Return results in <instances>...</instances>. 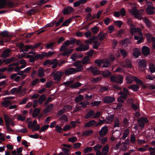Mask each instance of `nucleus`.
Returning <instances> with one entry per match:
<instances>
[{
    "instance_id": "ddd939ff",
    "label": "nucleus",
    "mask_w": 155,
    "mask_h": 155,
    "mask_svg": "<svg viewBox=\"0 0 155 155\" xmlns=\"http://www.w3.org/2000/svg\"><path fill=\"white\" fill-rule=\"evenodd\" d=\"M76 42V39L73 38H71L70 40H67L63 43L66 46H68L70 45H74Z\"/></svg>"
},
{
    "instance_id": "bf43d9fd",
    "label": "nucleus",
    "mask_w": 155,
    "mask_h": 155,
    "mask_svg": "<svg viewBox=\"0 0 155 155\" xmlns=\"http://www.w3.org/2000/svg\"><path fill=\"white\" fill-rule=\"evenodd\" d=\"M68 141L70 142L74 143L77 141V138L75 137H73L69 138L68 139Z\"/></svg>"
},
{
    "instance_id": "423d86ee",
    "label": "nucleus",
    "mask_w": 155,
    "mask_h": 155,
    "mask_svg": "<svg viewBox=\"0 0 155 155\" xmlns=\"http://www.w3.org/2000/svg\"><path fill=\"white\" fill-rule=\"evenodd\" d=\"M74 65L76 68L75 70L76 73L81 71L83 70V65L80 61H77L74 62Z\"/></svg>"
},
{
    "instance_id": "4be33fe9",
    "label": "nucleus",
    "mask_w": 155,
    "mask_h": 155,
    "mask_svg": "<svg viewBox=\"0 0 155 155\" xmlns=\"http://www.w3.org/2000/svg\"><path fill=\"white\" fill-rule=\"evenodd\" d=\"M90 58L87 56L84 57L81 61L82 63L84 65H86L89 64L90 63Z\"/></svg>"
},
{
    "instance_id": "7ed1b4c3",
    "label": "nucleus",
    "mask_w": 155,
    "mask_h": 155,
    "mask_svg": "<svg viewBox=\"0 0 155 155\" xmlns=\"http://www.w3.org/2000/svg\"><path fill=\"white\" fill-rule=\"evenodd\" d=\"M9 37L8 32L7 31L0 32V45H3L4 42H9L10 41Z\"/></svg>"
},
{
    "instance_id": "5701e85b",
    "label": "nucleus",
    "mask_w": 155,
    "mask_h": 155,
    "mask_svg": "<svg viewBox=\"0 0 155 155\" xmlns=\"http://www.w3.org/2000/svg\"><path fill=\"white\" fill-rule=\"evenodd\" d=\"M95 113L94 110H91L88 111L84 116V118L86 119H88L89 118L94 116Z\"/></svg>"
},
{
    "instance_id": "20e7f679",
    "label": "nucleus",
    "mask_w": 155,
    "mask_h": 155,
    "mask_svg": "<svg viewBox=\"0 0 155 155\" xmlns=\"http://www.w3.org/2000/svg\"><path fill=\"white\" fill-rule=\"evenodd\" d=\"M111 81L113 83H117L120 84L123 83V78L120 75H112L110 78Z\"/></svg>"
},
{
    "instance_id": "cd10ccee",
    "label": "nucleus",
    "mask_w": 155,
    "mask_h": 155,
    "mask_svg": "<svg viewBox=\"0 0 155 155\" xmlns=\"http://www.w3.org/2000/svg\"><path fill=\"white\" fill-rule=\"evenodd\" d=\"M40 112V109L39 108H35L33 111L32 117L34 118L37 117L38 115Z\"/></svg>"
},
{
    "instance_id": "603ef678",
    "label": "nucleus",
    "mask_w": 155,
    "mask_h": 155,
    "mask_svg": "<svg viewBox=\"0 0 155 155\" xmlns=\"http://www.w3.org/2000/svg\"><path fill=\"white\" fill-rule=\"evenodd\" d=\"M92 147H88L85 148L84 149V153H87L89 152H91L92 151Z\"/></svg>"
},
{
    "instance_id": "bb28decb",
    "label": "nucleus",
    "mask_w": 155,
    "mask_h": 155,
    "mask_svg": "<svg viewBox=\"0 0 155 155\" xmlns=\"http://www.w3.org/2000/svg\"><path fill=\"white\" fill-rule=\"evenodd\" d=\"M96 121L94 120H91L86 123L84 126L85 127H89L94 125L96 124Z\"/></svg>"
},
{
    "instance_id": "dca6fc26",
    "label": "nucleus",
    "mask_w": 155,
    "mask_h": 155,
    "mask_svg": "<svg viewBox=\"0 0 155 155\" xmlns=\"http://www.w3.org/2000/svg\"><path fill=\"white\" fill-rule=\"evenodd\" d=\"M11 52V50L9 49H7L3 51L1 55V57L5 58L7 57H8L10 56V53Z\"/></svg>"
},
{
    "instance_id": "f8f14e48",
    "label": "nucleus",
    "mask_w": 155,
    "mask_h": 155,
    "mask_svg": "<svg viewBox=\"0 0 155 155\" xmlns=\"http://www.w3.org/2000/svg\"><path fill=\"white\" fill-rule=\"evenodd\" d=\"M108 130L107 127L104 126L101 128V130L99 131V134L102 137L106 135L107 133Z\"/></svg>"
},
{
    "instance_id": "aec40b11",
    "label": "nucleus",
    "mask_w": 155,
    "mask_h": 155,
    "mask_svg": "<svg viewBox=\"0 0 155 155\" xmlns=\"http://www.w3.org/2000/svg\"><path fill=\"white\" fill-rule=\"evenodd\" d=\"M141 54L139 48H134L133 49V55L135 58H137Z\"/></svg>"
},
{
    "instance_id": "680f3d73",
    "label": "nucleus",
    "mask_w": 155,
    "mask_h": 155,
    "mask_svg": "<svg viewBox=\"0 0 155 155\" xmlns=\"http://www.w3.org/2000/svg\"><path fill=\"white\" fill-rule=\"evenodd\" d=\"M62 150L65 154L69 155L70 153V150L65 147H63Z\"/></svg>"
},
{
    "instance_id": "2f4dec72",
    "label": "nucleus",
    "mask_w": 155,
    "mask_h": 155,
    "mask_svg": "<svg viewBox=\"0 0 155 155\" xmlns=\"http://www.w3.org/2000/svg\"><path fill=\"white\" fill-rule=\"evenodd\" d=\"M132 12L135 17L139 18L140 16L139 12L136 9L133 10Z\"/></svg>"
},
{
    "instance_id": "4468645a",
    "label": "nucleus",
    "mask_w": 155,
    "mask_h": 155,
    "mask_svg": "<svg viewBox=\"0 0 155 155\" xmlns=\"http://www.w3.org/2000/svg\"><path fill=\"white\" fill-rule=\"evenodd\" d=\"M75 68H69L66 70L64 71L65 74L69 75L76 73Z\"/></svg>"
},
{
    "instance_id": "49530a36",
    "label": "nucleus",
    "mask_w": 155,
    "mask_h": 155,
    "mask_svg": "<svg viewBox=\"0 0 155 155\" xmlns=\"http://www.w3.org/2000/svg\"><path fill=\"white\" fill-rule=\"evenodd\" d=\"M71 19L70 18L69 19L66 20L64 21L62 24V26H68L69 24L71 21Z\"/></svg>"
},
{
    "instance_id": "a19ab883",
    "label": "nucleus",
    "mask_w": 155,
    "mask_h": 155,
    "mask_svg": "<svg viewBox=\"0 0 155 155\" xmlns=\"http://www.w3.org/2000/svg\"><path fill=\"white\" fill-rule=\"evenodd\" d=\"M129 133V130L127 129L124 130V132L123 133V136L122 138V139L123 140H125L126 137H127L128 136Z\"/></svg>"
},
{
    "instance_id": "5fc2aeb1",
    "label": "nucleus",
    "mask_w": 155,
    "mask_h": 155,
    "mask_svg": "<svg viewBox=\"0 0 155 155\" xmlns=\"http://www.w3.org/2000/svg\"><path fill=\"white\" fill-rule=\"evenodd\" d=\"M125 63L126 66L129 68H131L132 67L130 61L128 59H126L125 61Z\"/></svg>"
},
{
    "instance_id": "774afa93",
    "label": "nucleus",
    "mask_w": 155,
    "mask_h": 155,
    "mask_svg": "<svg viewBox=\"0 0 155 155\" xmlns=\"http://www.w3.org/2000/svg\"><path fill=\"white\" fill-rule=\"evenodd\" d=\"M32 131H36L40 129V126L38 124H37L36 125H35L32 128Z\"/></svg>"
},
{
    "instance_id": "58836bf2",
    "label": "nucleus",
    "mask_w": 155,
    "mask_h": 155,
    "mask_svg": "<svg viewBox=\"0 0 155 155\" xmlns=\"http://www.w3.org/2000/svg\"><path fill=\"white\" fill-rule=\"evenodd\" d=\"M81 85V83L79 82H77L71 85L70 87L73 88H77L80 87Z\"/></svg>"
},
{
    "instance_id": "2eb2a0df",
    "label": "nucleus",
    "mask_w": 155,
    "mask_h": 155,
    "mask_svg": "<svg viewBox=\"0 0 155 155\" xmlns=\"http://www.w3.org/2000/svg\"><path fill=\"white\" fill-rule=\"evenodd\" d=\"M142 54L144 55L147 56L150 54V49L146 46H143L142 49Z\"/></svg>"
},
{
    "instance_id": "0eeeda50",
    "label": "nucleus",
    "mask_w": 155,
    "mask_h": 155,
    "mask_svg": "<svg viewBox=\"0 0 155 155\" xmlns=\"http://www.w3.org/2000/svg\"><path fill=\"white\" fill-rule=\"evenodd\" d=\"M119 94L120 96H121V97L124 99H126L127 98L128 95H130V94L129 93V91L126 88H123V91H120Z\"/></svg>"
},
{
    "instance_id": "de8ad7c7",
    "label": "nucleus",
    "mask_w": 155,
    "mask_h": 155,
    "mask_svg": "<svg viewBox=\"0 0 155 155\" xmlns=\"http://www.w3.org/2000/svg\"><path fill=\"white\" fill-rule=\"evenodd\" d=\"M111 74L110 71H104L102 74V76L105 78L108 77Z\"/></svg>"
},
{
    "instance_id": "f257e3e1",
    "label": "nucleus",
    "mask_w": 155,
    "mask_h": 155,
    "mask_svg": "<svg viewBox=\"0 0 155 155\" xmlns=\"http://www.w3.org/2000/svg\"><path fill=\"white\" fill-rule=\"evenodd\" d=\"M127 24L130 27V32L131 34L133 35L135 33H137L135 34L134 37L135 40H137V44H139L142 43L143 40V34L141 31V30L139 28L135 27L134 25L132 22V19L131 18H129L127 21Z\"/></svg>"
},
{
    "instance_id": "6e6552de",
    "label": "nucleus",
    "mask_w": 155,
    "mask_h": 155,
    "mask_svg": "<svg viewBox=\"0 0 155 155\" xmlns=\"http://www.w3.org/2000/svg\"><path fill=\"white\" fill-rule=\"evenodd\" d=\"M62 76V73L61 71H58L55 73L53 77L54 80L57 82L59 81Z\"/></svg>"
},
{
    "instance_id": "393cba45",
    "label": "nucleus",
    "mask_w": 155,
    "mask_h": 155,
    "mask_svg": "<svg viewBox=\"0 0 155 155\" xmlns=\"http://www.w3.org/2000/svg\"><path fill=\"white\" fill-rule=\"evenodd\" d=\"M38 76L40 78L43 77L45 75V71L44 69L42 68H40L38 69Z\"/></svg>"
},
{
    "instance_id": "473e14b6",
    "label": "nucleus",
    "mask_w": 155,
    "mask_h": 155,
    "mask_svg": "<svg viewBox=\"0 0 155 155\" xmlns=\"http://www.w3.org/2000/svg\"><path fill=\"white\" fill-rule=\"evenodd\" d=\"M121 43L123 46L125 48L127 47L129 44V39L128 38H126L122 41Z\"/></svg>"
},
{
    "instance_id": "f03ea898",
    "label": "nucleus",
    "mask_w": 155,
    "mask_h": 155,
    "mask_svg": "<svg viewBox=\"0 0 155 155\" xmlns=\"http://www.w3.org/2000/svg\"><path fill=\"white\" fill-rule=\"evenodd\" d=\"M66 62V60H61L59 63L57 61L56 59H53L52 60L50 59H47L43 63V65L44 66H47L49 65V66H52V68L55 69L58 65V67H60L61 65L63 64H64Z\"/></svg>"
},
{
    "instance_id": "c03bdc74",
    "label": "nucleus",
    "mask_w": 155,
    "mask_h": 155,
    "mask_svg": "<svg viewBox=\"0 0 155 155\" xmlns=\"http://www.w3.org/2000/svg\"><path fill=\"white\" fill-rule=\"evenodd\" d=\"M83 98V96L82 95L79 94L78 96L76 97L75 99V101L76 103L78 102L82 101Z\"/></svg>"
},
{
    "instance_id": "f704fd0d",
    "label": "nucleus",
    "mask_w": 155,
    "mask_h": 155,
    "mask_svg": "<svg viewBox=\"0 0 155 155\" xmlns=\"http://www.w3.org/2000/svg\"><path fill=\"white\" fill-rule=\"evenodd\" d=\"M54 107V105L52 104H50L48 106L45 110V112L46 113L49 112L51 111Z\"/></svg>"
},
{
    "instance_id": "b1692460",
    "label": "nucleus",
    "mask_w": 155,
    "mask_h": 155,
    "mask_svg": "<svg viewBox=\"0 0 155 155\" xmlns=\"http://www.w3.org/2000/svg\"><path fill=\"white\" fill-rule=\"evenodd\" d=\"M107 35V34L106 33L100 32L98 35L99 40L100 41H103Z\"/></svg>"
},
{
    "instance_id": "a878e982",
    "label": "nucleus",
    "mask_w": 155,
    "mask_h": 155,
    "mask_svg": "<svg viewBox=\"0 0 155 155\" xmlns=\"http://www.w3.org/2000/svg\"><path fill=\"white\" fill-rule=\"evenodd\" d=\"M128 88L131 89L134 91L136 92L139 89V86L136 84H132L129 86Z\"/></svg>"
},
{
    "instance_id": "69168bd1",
    "label": "nucleus",
    "mask_w": 155,
    "mask_h": 155,
    "mask_svg": "<svg viewBox=\"0 0 155 155\" xmlns=\"http://www.w3.org/2000/svg\"><path fill=\"white\" fill-rule=\"evenodd\" d=\"M133 79L136 83L139 84H143L142 81L137 77H134Z\"/></svg>"
},
{
    "instance_id": "6ab92c4d",
    "label": "nucleus",
    "mask_w": 155,
    "mask_h": 155,
    "mask_svg": "<svg viewBox=\"0 0 155 155\" xmlns=\"http://www.w3.org/2000/svg\"><path fill=\"white\" fill-rule=\"evenodd\" d=\"M12 104V102L8 100H5L1 103L2 105L5 108L8 107Z\"/></svg>"
},
{
    "instance_id": "3c124183",
    "label": "nucleus",
    "mask_w": 155,
    "mask_h": 155,
    "mask_svg": "<svg viewBox=\"0 0 155 155\" xmlns=\"http://www.w3.org/2000/svg\"><path fill=\"white\" fill-rule=\"evenodd\" d=\"M14 58H11L6 59L4 60L3 62H5V64H7L10 63L14 61Z\"/></svg>"
},
{
    "instance_id": "412c9836",
    "label": "nucleus",
    "mask_w": 155,
    "mask_h": 155,
    "mask_svg": "<svg viewBox=\"0 0 155 155\" xmlns=\"http://www.w3.org/2000/svg\"><path fill=\"white\" fill-rule=\"evenodd\" d=\"M93 133V131L91 130H89L84 131L82 135L84 137H87L92 135Z\"/></svg>"
},
{
    "instance_id": "6e6d98bb",
    "label": "nucleus",
    "mask_w": 155,
    "mask_h": 155,
    "mask_svg": "<svg viewBox=\"0 0 155 155\" xmlns=\"http://www.w3.org/2000/svg\"><path fill=\"white\" fill-rule=\"evenodd\" d=\"M138 122L139 123V126L142 128L144 127L145 126L144 122L143 121V120L140 118H139L137 120Z\"/></svg>"
},
{
    "instance_id": "a18cd8bd",
    "label": "nucleus",
    "mask_w": 155,
    "mask_h": 155,
    "mask_svg": "<svg viewBox=\"0 0 155 155\" xmlns=\"http://www.w3.org/2000/svg\"><path fill=\"white\" fill-rule=\"evenodd\" d=\"M120 125V120L119 118L116 117L114 120V127H119Z\"/></svg>"
},
{
    "instance_id": "a211bd4d",
    "label": "nucleus",
    "mask_w": 155,
    "mask_h": 155,
    "mask_svg": "<svg viewBox=\"0 0 155 155\" xmlns=\"http://www.w3.org/2000/svg\"><path fill=\"white\" fill-rule=\"evenodd\" d=\"M87 69L88 70L91 71L94 75H97L101 73V72L98 70L97 67H96L93 68L91 67Z\"/></svg>"
},
{
    "instance_id": "8fccbe9b",
    "label": "nucleus",
    "mask_w": 155,
    "mask_h": 155,
    "mask_svg": "<svg viewBox=\"0 0 155 155\" xmlns=\"http://www.w3.org/2000/svg\"><path fill=\"white\" fill-rule=\"evenodd\" d=\"M146 35L148 42L150 43L152 40V38L153 37H152L151 34L149 33L146 34Z\"/></svg>"
},
{
    "instance_id": "338daca9",
    "label": "nucleus",
    "mask_w": 155,
    "mask_h": 155,
    "mask_svg": "<svg viewBox=\"0 0 155 155\" xmlns=\"http://www.w3.org/2000/svg\"><path fill=\"white\" fill-rule=\"evenodd\" d=\"M102 147V145H101L99 144H97L95 146H94L93 147V148L94 150L95 151H97V150H99L101 149Z\"/></svg>"
},
{
    "instance_id": "e2e57ef3",
    "label": "nucleus",
    "mask_w": 155,
    "mask_h": 155,
    "mask_svg": "<svg viewBox=\"0 0 155 155\" xmlns=\"http://www.w3.org/2000/svg\"><path fill=\"white\" fill-rule=\"evenodd\" d=\"M91 30L94 34H96L99 31V29L96 27H94L91 29Z\"/></svg>"
},
{
    "instance_id": "79ce46f5",
    "label": "nucleus",
    "mask_w": 155,
    "mask_h": 155,
    "mask_svg": "<svg viewBox=\"0 0 155 155\" xmlns=\"http://www.w3.org/2000/svg\"><path fill=\"white\" fill-rule=\"evenodd\" d=\"M54 44V43L52 42L50 43H47L45 45V47L47 49L50 48L51 50H53L54 48L53 46Z\"/></svg>"
},
{
    "instance_id": "e433bc0d",
    "label": "nucleus",
    "mask_w": 155,
    "mask_h": 155,
    "mask_svg": "<svg viewBox=\"0 0 155 155\" xmlns=\"http://www.w3.org/2000/svg\"><path fill=\"white\" fill-rule=\"evenodd\" d=\"M72 51L73 50L71 49L65 50L62 53V55L64 56L69 55L72 53Z\"/></svg>"
},
{
    "instance_id": "39448f33",
    "label": "nucleus",
    "mask_w": 155,
    "mask_h": 155,
    "mask_svg": "<svg viewBox=\"0 0 155 155\" xmlns=\"http://www.w3.org/2000/svg\"><path fill=\"white\" fill-rule=\"evenodd\" d=\"M139 69L141 72H144L146 69L147 63L144 59L140 60L138 62Z\"/></svg>"
},
{
    "instance_id": "c85d7f7f",
    "label": "nucleus",
    "mask_w": 155,
    "mask_h": 155,
    "mask_svg": "<svg viewBox=\"0 0 155 155\" xmlns=\"http://www.w3.org/2000/svg\"><path fill=\"white\" fill-rule=\"evenodd\" d=\"M46 97L45 94L41 95L38 99V103L40 105L43 102L46 100Z\"/></svg>"
},
{
    "instance_id": "f3484780",
    "label": "nucleus",
    "mask_w": 155,
    "mask_h": 155,
    "mask_svg": "<svg viewBox=\"0 0 155 155\" xmlns=\"http://www.w3.org/2000/svg\"><path fill=\"white\" fill-rule=\"evenodd\" d=\"M74 11V8L70 6H69L67 8H65L63 11L64 14L66 15L68 14H70L71 13L73 12Z\"/></svg>"
},
{
    "instance_id": "1a4fd4ad",
    "label": "nucleus",
    "mask_w": 155,
    "mask_h": 155,
    "mask_svg": "<svg viewBox=\"0 0 155 155\" xmlns=\"http://www.w3.org/2000/svg\"><path fill=\"white\" fill-rule=\"evenodd\" d=\"M115 101V99L112 96H107L105 97L103 99L104 102L106 104H110Z\"/></svg>"
},
{
    "instance_id": "ea45409f",
    "label": "nucleus",
    "mask_w": 155,
    "mask_h": 155,
    "mask_svg": "<svg viewBox=\"0 0 155 155\" xmlns=\"http://www.w3.org/2000/svg\"><path fill=\"white\" fill-rule=\"evenodd\" d=\"M59 120L66 122L68 121V119L67 115L63 114L59 118Z\"/></svg>"
},
{
    "instance_id": "9d476101",
    "label": "nucleus",
    "mask_w": 155,
    "mask_h": 155,
    "mask_svg": "<svg viewBox=\"0 0 155 155\" xmlns=\"http://www.w3.org/2000/svg\"><path fill=\"white\" fill-rule=\"evenodd\" d=\"M89 49V45L88 44L84 45L81 44L80 45V46L76 49V50L79 51H85Z\"/></svg>"
},
{
    "instance_id": "4d7b16f0",
    "label": "nucleus",
    "mask_w": 155,
    "mask_h": 155,
    "mask_svg": "<svg viewBox=\"0 0 155 155\" xmlns=\"http://www.w3.org/2000/svg\"><path fill=\"white\" fill-rule=\"evenodd\" d=\"M101 103V101H94L93 102L91 103V104L93 107L96 106L98 107Z\"/></svg>"
},
{
    "instance_id": "c9c22d12",
    "label": "nucleus",
    "mask_w": 155,
    "mask_h": 155,
    "mask_svg": "<svg viewBox=\"0 0 155 155\" xmlns=\"http://www.w3.org/2000/svg\"><path fill=\"white\" fill-rule=\"evenodd\" d=\"M144 21L146 26L148 28H150L152 26L151 22L149 21V19L147 17L144 19Z\"/></svg>"
},
{
    "instance_id": "4c0bfd02",
    "label": "nucleus",
    "mask_w": 155,
    "mask_h": 155,
    "mask_svg": "<svg viewBox=\"0 0 155 155\" xmlns=\"http://www.w3.org/2000/svg\"><path fill=\"white\" fill-rule=\"evenodd\" d=\"M54 53L53 52L49 51L48 53L46 52H42V55L43 58L45 57H50L54 54Z\"/></svg>"
},
{
    "instance_id": "7c9ffc66",
    "label": "nucleus",
    "mask_w": 155,
    "mask_h": 155,
    "mask_svg": "<svg viewBox=\"0 0 155 155\" xmlns=\"http://www.w3.org/2000/svg\"><path fill=\"white\" fill-rule=\"evenodd\" d=\"M103 65L102 66L103 67L107 68L111 64V63L110 61L108 59H106L105 60H103Z\"/></svg>"
},
{
    "instance_id": "9b49d317",
    "label": "nucleus",
    "mask_w": 155,
    "mask_h": 155,
    "mask_svg": "<svg viewBox=\"0 0 155 155\" xmlns=\"http://www.w3.org/2000/svg\"><path fill=\"white\" fill-rule=\"evenodd\" d=\"M155 9V7L151 5H149L147 6V8L146 9V11L148 15H151L154 14Z\"/></svg>"
},
{
    "instance_id": "72a5a7b5",
    "label": "nucleus",
    "mask_w": 155,
    "mask_h": 155,
    "mask_svg": "<svg viewBox=\"0 0 155 155\" xmlns=\"http://www.w3.org/2000/svg\"><path fill=\"white\" fill-rule=\"evenodd\" d=\"M149 70L151 73L155 72V66L154 64L152 63L149 64Z\"/></svg>"
},
{
    "instance_id": "c756f323",
    "label": "nucleus",
    "mask_w": 155,
    "mask_h": 155,
    "mask_svg": "<svg viewBox=\"0 0 155 155\" xmlns=\"http://www.w3.org/2000/svg\"><path fill=\"white\" fill-rule=\"evenodd\" d=\"M109 147L108 145L105 146L102 149V154L103 155L107 154L109 152Z\"/></svg>"
},
{
    "instance_id": "864d4df0",
    "label": "nucleus",
    "mask_w": 155,
    "mask_h": 155,
    "mask_svg": "<svg viewBox=\"0 0 155 155\" xmlns=\"http://www.w3.org/2000/svg\"><path fill=\"white\" fill-rule=\"evenodd\" d=\"M89 104V102L87 101H82L79 104L81 105L82 107H83V108L85 107L87 105H88Z\"/></svg>"
},
{
    "instance_id": "13d9d810",
    "label": "nucleus",
    "mask_w": 155,
    "mask_h": 155,
    "mask_svg": "<svg viewBox=\"0 0 155 155\" xmlns=\"http://www.w3.org/2000/svg\"><path fill=\"white\" fill-rule=\"evenodd\" d=\"M55 130L59 134H61L62 133L63 129L60 126L57 125L55 126Z\"/></svg>"
},
{
    "instance_id": "37998d69",
    "label": "nucleus",
    "mask_w": 155,
    "mask_h": 155,
    "mask_svg": "<svg viewBox=\"0 0 155 155\" xmlns=\"http://www.w3.org/2000/svg\"><path fill=\"white\" fill-rule=\"evenodd\" d=\"M37 123V121L36 120H34L33 123L31 121H30L28 123V127L29 129L31 128H32Z\"/></svg>"
},
{
    "instance_id": "09e8293b",
    "label": "nucleus",
    "mask_w": 155,
    "mask_h": 155,
    "mask_svg": "<svg viewBox=\"0 0 155 155\" xmlns=\"http://www.w3.org/2000/svg\"><path fill=\"white\" fill-rule=\"evenodd\" d=\"M34 58L35 61H37L39 59H40V60H42L44 58L43 56L42 55V53L41 54H38L36 55L34 57Z\"/></svg>"
},
{
    "instance_id": "0e129e2a",
    "label": "nucleus",
    "mask_w": 155,
    "mask_h": 155,
    "mask_svg": "<svg viewBox=\"0 0 155 155\" xmlns=\"http://www.w3.org/2000/svg\"><path fill=\"white\" fill-rule=\"evenodd\" d=\"M100 45V43L98 41H96L94 43L93 46V48L96 49H97L98 46Z\"/></svg>"
},
{
    "instance_id": "052dcab7",
    "label": "nucleus",
    "mask_w": 155,
    "mask_h": 155,
    "mask_svg": "<svg viewBox=\"0 0 155 155\" xmlns=\"http://www.w3.org/2000/svg\"><path fill=\"white\" fill-rule=\"evenodd\" d=\"M6 124H9L11 120L9 117L7 115H5L4 117Z\"/></svg>"
}]
</instances>
